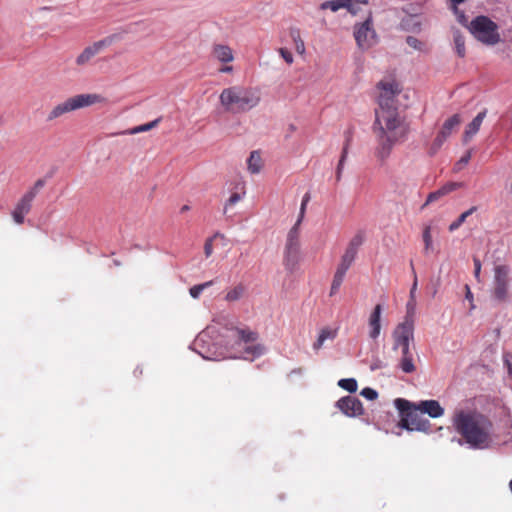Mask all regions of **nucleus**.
<instances>
[{
	"label": "nucleus",
	"instance_id": "obj_44",
	"mask_svg": "<svg viewBox=\"0 0 512 512\" xmlns=\"http://www.w3.org/2000/svg\"><path fill=\"white\" fill-rule=\"evenodd\" d=\"M423 241L425 243V250H428L432 244V236L430 227H426L423 231Z\"/></svg>",
	"mask_w": 512,
	"mask_h": 512
},
{
	"label": "nucleus",
	"instance_id": "obj_47",
	"mask_svg": "<svg viewBox=\"0 0 512 512\" xmlns=\"http://www.w3.org/2000/svg\"><path fill=\"white\" fill-rule=\"evenodd\" d=\"M342 283L343 282L341 280H338L335 277H333L331 288H330V296L335 295L339 291Z\"/></svg>",
	"mask_w": 512,
	"mask_h": 512
},
{
	"label": "nucleus",
	"instance_id": "obj_50",
	"mask_svg": "<svg viewBox=\"0 0 512 512\" xmlns=\"http://www.w3.org/2000/svg\"><path fill=\"white\" fill-rule=\"evenodd\" d=\"M406 42L409 46L416 48V49H418L419 45L421 44L420 41L413 36H408L406 39Z\"/></svg>",
	"mask_w": 512,
	"mask_h": 512
},
{
	"label": "nucleus",
	"instance_id": "obj_6",
	"mask_svg": "<svg viewBox=\"0 0 512 512\" xmlns=\"http://www.w3.org/2000/svg\"><path fill=\"white\" fill-rule=\"evenodd\" d=\"M378 105L376 110H395L396 97L401 92L399 83L392 77H387L377 84Z\"/></svg>",
	"mask_w": 512,
	"mask_h": 512
},
{
	"label": "nucleus",
	"instance_id": "obj_13",
	"mask_svg": "<svg viewBox=\"0 0 512 512\" xmlns=\"http://www.w3.org/2000/svg\"><path fill=\"white\" fill-rule=\"evenodd\" d=\"M337 408L349 417H356L363 414L361 401L353 396H345L336 402Z\"/></svg>",
	"mask_w": 512,
	"mask_h": 512
},
{
	"label": "nucleus",
	"instance_id": "obj_52",
	"mask_svg": "<svg viewBox=\"0 0 512 512\" xmlns=\"http://www.w3.org/2000/svg\"><path fill=\"white\" fill-rule=\"evenodd\" d=\"M488 426H491V424L490 423H485L482 420V440H481L482 448H484L485 437L487 435Z\"/></svg>",
	"mask_w": 512,
	"mask_h": 512
},
{
	"label": "nucleus",
	"instance_id": "obj_11",
	"mask_svg": "<svg viewBox=\"0 0 512 512\" xmlns=\"http://www.w3.org/2000/svg\"><path fill=\"white\" fill-rule=\"evenodd\" d=\"M112 42L113 37L109 36L85 47L76 57L75 64L78 67H84L88 65L96 55H98L106 47L110 46Z\"/></svg>",
	"mask_w": 512,
	"mask_h": 512
},
{
	"label": "nucleus",
	"instance_id": "obj_32",
	"mask_svg": "<svg viewBox=\"0 0 512 512\" xmlns=\"http://www.w3.org/2000/svg\"><path fill=\"white\" fill-rule=\"evenodd\" d=\"M310 193H306L304 196H303V199H302V202H301V206H300V211H299V215H298V219L296 221V223L293 225V226H296V227H300L303 219H304V216H305V212H306V207H307V204L308 202L310 201Z\"/></svg>",
	"mask_w": 512,
	"mask_h": 512
},
{
	"label": "nucleus",
	"instance_id": "obj_26",
	"mask_svg": "<svg viewBox=\"0 0 512 512\" xmlns=\"http://www.w3.org/2000/svg\"><path fill=\"white\" fill-rule=\"evenodd\" d=\"M289 35L294 42L296 52L300 55L304 54L305 44L301 38L300 30L298 28L292 27L289 30Z\"/></svg>",
	"mask_w": 512,
	"mask_h": 512
},
{
	"label": "nucleus",
	"instance_id": "obj_23",
	"mask_svg": "<svg viewBox=\"0 0 512 512\" xmlns=\"http://www.w3.org/2000/svg\"><path fill=\"white\" fill-rule=\"evenodd\" d=\"M336 337V331L328 327L320 330L317 340L313 344L314 350H319L327 339H334Z\"/></svg>",
	"mask_w": 512,
	"mask_h": 512
},
{
	"label": "nucleus",
	"instance_id": "obj_27",
	"mask_svg": "<svg viewBox=\"0 0 512 512\" xmlns=\"http://www.w3.org/2000/svg\"><path fill=\"white\" fill-rule=\"evenodd\" d=\"M479 128H480V114L476 115L474 117V119L472 120V122L467 126V128L464 132V136H463L464 143L469 142L472 139V137L477 134Z\"/></svg>",
	"mask_w": 512,
	"mask_h": 512
},
{
	"label": "nucleus",
	"instance_id": "obj_3",
	"mask_svg": "<svg viewBox=\"0 0 512 512\" xmlns=\"http://www.w3.org/2000/svg\"><path fill=\"white\" fill-rule=\"evenodd\" d=\"M452 423L455 431L461 435L458 440L460 445L465 443L470 448H480V418L476 410H456Z\"/></svg>",
	"mask_w": 512,
	"mask_h": 512
},
{
	"label": "nucleus",
	"instance_id": "obj_63",
	"mask_svg": "<svg viewBox=\"0 0 512 512\" xmlns=\"http://www.w3.org/2000/svg\"><path fill=\"white\" fill-rule=\"evenodd\" d=\"M213 283H214V281H213V280H210V281H207V282L202 283V284H200V285H201V286H203V290H205L206 288H208V287L212 286V285H213Z\"/></svg>",
	"mask_w": 512,
	"mask_h": 512
},
{
	"label": "nucleus",
	"instance_id": "obj_31",
	"mask_svg": "<svg viewBox=\"0 0 512 512\" xmlns=\"http://www.w3.org/2000/svg\"><path fill=\"white\" fill-rule=\"evenodd\" d=\"M338 385L350 393L356 392L358 388L357 381L354 378L341 379L339 380Z\"/></svg>",
	"mask_w": 512,
	"mask_h": 512
},
{
	"label": "nucleus",
	"instance_id": "obj_35",
	"mask_svg": "<svg viewBox=\"0 0 512 512\" xmlns=\"http://www.w3.org/2000/svg\"><path fill=\"white\" fill-rule=\"evenodd\" d=\"M450 1H451L452 5H453V10H454V13L457 16V19H458L459 23H461L464 26H467L468 18L465 16V14L463 12H461L457 8V5L462 3V2H464L465 0H450Z\"/></svg>",
	"mask_w": 512,
	"mask_h": 512
},
{
	"label": "nucleus",
	"instance_id": "obj_18",
	"mask_svg": "<svg viewBox=\"0 0 512 512\" xmlns=\"http://www.w3.org/2000/svg\"><path fill=\"white\" fill-rule=\"evenodd\" d=\"M381 313H382V306L380 304H377L370 317H369V326H370V332H369V335L372 339H376L379 334H380V330H381V324H380V320H381Z\"/></svg>",
	"mask_w": 512,
	"mask_h": 512
},
{
	"label": "nucleus",
	"instance_id": "obj_22",
	"mask_svg": "<svg viewBox=\"0 0 512 512\" xmlns=\"http://www.w3.org/2000/svg\"><path fill=\"white\" fill-rule=\"evenodd\" d=\"M351 0H329L324 1L320 4L319 8L321 10H330L332 12H337L340 9H344L345 7L350 6Z\"/></svg>",
	"mask_w": 512,
	"mask_h": 512
},
{
	"label": "nucleus",
	"instance_id": "obj_39",
	"mask_svg": "<svg viewBox=\"0 0 512 512\" xmlns=\"http://www.w3.org/2000/svg\"><path fill=\"white\" fill-rule=\"evenodd\" d=\"M360 4H361V2L359 0H351L350 6L345 7L344 9H346L352 15H356L360 11ZM362 4L366 5L367 1H363Z\"/></svg>",
	"mask_w": 512,
	"mask_h": 512
},
{
	"label": "nucleus",
	"instance_id": "obj_41",
	"mask_svg": "<svg viewBox=\"0 0 512 512\" xmlns=\"http://www.w3.org/2000/svg\"><path fill=\"white\" fill-rule=\"evenodd\" d=\"M511 354L509 352H505L503 354V363L505 368L507 369V374L510 378H512V362H511Z\"/></svg>",
	"mask_w": 512,
	"mask_h": 512
},
{
	"label": "nucleus",
	"instance_id": "obj_2",
	"mask_svg": "<svg viewBox=\"0 0 512 512\" xmlns=\"http://www.w3.org/2000/svg\"><path fill=\"white\" fill-rule=\"evenodd\" d=\"M260 92L256 88L234 85L225 88L219 95L221 106L229 113H245L260 103Z\"/></svg>",
	"mask_w": 512,
	"mask_h": 512
},
{
	"label": "nucleus",
	"instance_id": "obj_60",
	"mask_svg": "<svg viewBox=\"0 0 512 512\" xmlns=\"http://www.w3.org/2000/svg\"><path fill=\"white\" fill-rule=\"evenodd\" d=\"M345 273H342V272H339V271H335V274L333 277H335L336 279L338 280H341L342 282L344 281V278H345Z\"/></svg>",
	"mask_w": 512,
	"mask_h": 512
},
{
	"label": "nucleus",
	"instance_id": "obj_54",
	"mask_svg": "<svg viewBox=\"0 0 512 512\" xmlns=\"http://www.w3.org/2000/svg\"><path fill=\"white\" fill-rule=\"evenodd\" d=\"M350 267H351L350 265L340 261L338 266H337V268H336V271H339V272H342V273L346 274Z\"/></svg>",
	"mask_w": 512,
	"mask_h": 512
},
{
	"label": "nucleus",
	"instance_id": "obj_17",
	"mask_svg": "<svg viewBox=\"0 0 512 512\" xmlns=\"http://www.w3.org/2000/svg\"><path fill=\"white\" fill-rule=\"evenodd\" d=\"M462 186L461 183L459 182H448L446 183L445 185H443L442 187H440L439 189H437L436 191L434 192H431L427 199H426V202L424 203V207L427 206L428 204L432 203V202H435L437 201L438 199H440L441 197L451 193L452 191H455L457 190L458 188H460Z\"/></svg>",
	"mask_w": 512,
	"mask_h": 512
},
{
	"label": "nucleus",
	"instance_id": "obj_20",
	"mask_svg": "<svg viewBox=\"0 0 512 512\" xmlns=\"http://www.w3.org/2000/svg\"><path fill=\"white\" fill-rule=\"evenodd\" d=\"M345 138H346L345 144L343 146L342 154H341V157H340L339 163L337 165V169H336V181L337 182H339L341 180L344 163L346 161V158L348 155V149H349V146H350V143L352 140V133L350 130L345 132Z\"/></svg>",
	"mask_w": 512,
	"mask_h": 512
},
{
	"label": "nucleus",
	"instance_id": "obj_19",
	"mask_svg": "<svg viewBox=\"0 0 512 512\" xmlns=\"http://www.w3.org/2000/svg\"><path fill=\"white\" fill-rule=\"evenodd\" d=\"M213 56L222 63H230L234 60L232 49L227 45L216 44L212 48Z\"/></svg>",
	"mask_w": 512,
	"mask_h": 512
},
{
	"label": "nucleus",
	"instance_id": "obj_30",
	"mask_svg": "<svg viewBox=\"0 0 512 512\" xmlns=\"http://www.w3.org/2000/svg\"><path fill=\"white\" fill-rule=\"evenodd\" d=\"M159 122H160V118L155 119V120H153V121H151L149 123L136 126V127L132 128V129H130L128 131V134L133 135V134L149 131V130L155 128L159 124Z\"/></svg>",
	"mask_w": 512,
	"mask_h": 512
},
{
	"label": "nucleus",
	"instance_id": "obj_5",
	"mask_svg": "<svg viewBox=\"0 0 512 512\" xmlns=\"http://www.w3.org/2000/svg\"><path fill=\"white\" fill-rule=\"evenodd\" d=\"M396 408L401 412V427L407 430H417V431H428L430 428V422L427 419L422 418L418 412L419 410H415L414 406L416 404L411 403L410 401L402 398H397L395 401Z\"/></svg>",
	"mask_w": 512,
	"mask_h": 512
},
{
	"label": "nucleus",
	"instance_id": "obj_9",
	"mask_svg": "<svg viewBox=\"0 0 512 512\" xmlns=\"http://www.w3.org/2000/svg\"><path fill=\"white\" fill-rule=\"evenodd\" d=\"M392 349L398 351L406 345H411L414 341V321L409 316L398 324L392 332Z\"/></svg>",
	"mask_w": 512,
	"mask_h": 512
},
{
	"label": "nucleus",
	"instance_id": "obj_61",
	"mask_svg": "<svg viewBox=\"0 0 512 512\" xmlns=\"http://www.w3.org/2000/svg\"><path fill=\"white\" fill-rule=\"evenodd\" d=\"M233 67L232 66H224L219 69L221 73H230L232 72Z\"/></svg>",
	"mask_w": 512,
	"mask_h": 512
},
{
	"label": "nucleus",
	"instance_id": "obj_36",
	"mask_svg": "<svg viewBox=\"0 0 512 512\" xmlns=\"http://www.w3.org/2000/svg\"><path fill=\"white\" fill-rule=\"evenodd\" d=\"M505 0H482V7L486 11H496L500 5H503Z\"/></svg>",
	"mask_w": 512,
	"mask_h": 512
},
{
	"label": "nucleus",
	"instance_id": "obj_28",
	"mask_svg": "<svg viewBox=\"0 0 512 512\" xmlns=\"http://www.w3.org/2000/svg\"><path fill=\"white\" fill-rule=\"evenodd\" d=\"M244 292L245 287L242 284H238L227 292L225 300L228 302L237 301L244 295Z\"/></svg>",
	"mask_w": 512,
	"mask_h": 512
},
{
	"label": "nucleus",
	"instance_id": "obj_25",
	"mask_svg": "<svg viewBox=\"0 0 512 512\" xmlns=\"http://www.w3.org/2000/svg\"><path fill=\"white\" fill-rule=\"evenodd\" d=\"M398 365L404 373H414L416 371V365L414 363L413 353L400 357Z\"/></svg>",
	"mask_w": 512,
	"mask_h": 512
},
{
	"label": "nucleus",
	"instance_id": "obj_37",
	"mask_svg": "<svg viewBox=\"0 0 512 512\" xmlns=\"http://www.w3.org/2000/svg\"><path fill=\"white\" fill-rule=\"evenodd\" d=\"M471 158V152H466L465 155H463L454 165L453 171L455 173L460 172L469 162Z\"/></svg>",
	"mask_w": 512,
	"mask_h": 512
},
{
	"label": "nucleus",
	"instance_id": "obj_8",
	"mask_svg": "<svg viewBox=\"0 0 512 512\" xmlns=\"http://www.w3.org/2000/svg\"><path fill=\"white\" fill-rule=\"evenodd\" d=\"M510 268L506 265H496L494 268L493 286L491 289V299L494 302L501 303L508 298V284L510 281Z\"/></svg>",
	"mask_w": 512,
	"mask_h": 512
},
{
	"label": "nucleus",
	"instance_id": "obj_1",
	"mask_svg": "<svg viewBox=\"0 0 512 512\" xmlns=\"http://www.w3.org/2000/svg\"><path fill=\"white\" fill-rule=\"evenodd\" d=\"M377 146L375 156L384 162L390 156L394 146L406 140L409 124L395 110H375V121L372 127Z\"/></svg>",
	"mask_w": 512,
	"mask_h": 512
},
{
	"label": "nucleus",
	"instance_id": "obj_53",
	"mask_svg": "<svg viewBox=\"0 0 512 512\" xmlns=\"http://www.w3.org/2000/svg\"><path fill=\"white\" fill-rule=\"evenodd\" d=\"M357 253H358V251L356 249H353V248H351L349 246H347L345 251H344L345 255L353 258L354 260L356 259Z\"/></svg>",
	"mask_w": 512,
	"mask_h": 512
},
{
	"label": "nucleus",
	"instance_id": "obj_42",
	"mask_svg": "<svg viewBox=\"0 0 512 512\" xmlns=\"http://www.w3.org/2000/svg\"><path fill=\"white\" fill-rule=\"evenodd\" d=\"M361 395L368 400H375L378 397L377 391L369 387L364 388Z\"/></svg>",
	"mask_w": 512,
	"mask_h": 512
},
{
	"label": "nucleus",
	"instance_id": "obj_12",
	"mask_svg": "<svg viewBox=\"0 0 512 512\" xmlns=\"http://www.w3.org/2000/svg\"><path fill=\"white\" fill-rule=\"evenodd\" d=\"M502 42L498 25L486 16L482 15V44L494 46Z\"/></svg>",
	"mask_w": 512,
	"mask_h": 512
},
{
	"label": "nucleus",
	"instance_id": "obj_34",
	"mask_svg": "<svg viewBox=\"0 0 512 512\" xmlns=\"http://www.w3.org/2000/svg\"><path fill=\"white\" fill-rule=\"evenodd\" d=\"M454 43L457 54L463 57L465 55V43L463 36L459 32L454 33Z\"/></svg>",
	"mask_w": 512,
	"mask_h": 512
},
{
	"label": "nucleus",
	"instance_id": "obj_16",
	"mask_svg": "<svg viewBox=\"0 0 512 512\" xmlns=\"http://www.w3.org/2000/svg\"><path fill=\"white\" fill-rule=\"evenodd\" d=\"M414 408L422 414H428L431 418H439L444 415V408L437 400L420 401Z\"/></svg>",
	"mask_w": 512,
	"mask_h": 512
},
{
	"label": "nucleus",
	"instance_id": "obj_4",
	"mask_svg": "<svg viewBox=\"0 0 512 512\" xmlns=\"http://www.w3.org/2000/svg\"><path fill=\"white\" fill-rule=\"evenodd\" d=\"M104 102L105 98L100 94H77L55 105L47 114L46 120L52 122L65 114Z\"/></svg>",
	"mask_w": 512,
	"mask_h": 512
},
{
	"label": "nucleus",
	"instance_id": "obj_24",
	"mask_svg": "<svg viewBox=\"0 0 512 512\" xmlns=\"http://www.w3.org/2000/svg\"><path fill=\"white\" fill-rule=\"evenodd\" d=\"M248 170L253 173H259L262 168V159L258 151H252L247 160Z\"/></svg>",
	"mask_w": 512,
	"mask_h": 512
},
{
	"label": "nucleus",
	"instance_id": "obj_51",
	"mask_svg": "<svg viewBox=\"0 0 512 512\" xmlns=\"http://www.w3.org/2000/svg\"><path fill=\"white\" fill-rule=\"evenodd\" d=\"M465 290H466V300H468L470 302V309L473 310L475 309V305L473 304V295L470 291V288L468 285H465Z\"/></svg>",
	"mask_w": 512,
	"mask_h": 512
},
{
	"label": "nucleus",
	"instance_id": "obj_14",
	"mask_svg": "<svg viewBox=\"0 0 512 512\" xmlns=\"http://www.w3.org/2000/svg\"><path fill=\"white\" fill-rule=\"evenodd\" d=\"M461 123L460 116L458 114H455L448 118L441 130L439 131L438 135L434 139L433 142V148L439 149L442 144L447 140V138L458 129L459 125Z\"/></svg>",
	"mask_w": 512,
	"mask_h": 512
},
{
	"label": "nucleus",
	"instance_id": "obj_15",
	"mask_svg": "<svg viewBox=\"0 0 512 512\" xmlns=\"http://www.w3.org/2000/svg\"><path fill=\"white\" fill-rule=\"evenodd\" d=\"M36 196L35 191L26 192L17 203L16 207L12 212V217L17 224H23L24 217L29 213L31 209L32 201Z\"/></svg>",
	"mask_w": 512,
	"mask_h": 512
},
{
	"label": "nucleus",
	"instance_id": "obj_62",
	"mask_svg": "<svg viewBox=\"0 0 512 512\" xmlns=\"http://www.w3.org/2000/svg\"><path fill=\"white\" fill-rule=\"evenodd\" d=\"M44 185V182L42 180H38L36 183H35V186L34 188L31 190V191H35L37 193V190L39 188H41L42 186Z\"/></svg>",
	"mask_w": 512,
	"mask_h": 512
},
{
	"label": "nucleus",
	"instance_id": "obj_10",
	"mask_svg": "<svg viewBox=\"0 0 512 512\" xmlns=\"http://www.w3.org/2000/svg\"><path fill=\"white\" fill-rule=\"evenodd\" d=\"M354 37L359 48L365 50L376 43V32L373 29L371 18L354 27Z\"/></svg>",
	"mask_w": 512,
	"mask_h": 512
},
{
	"label": "nucleus",
	"instance_id": "obj_64",
	"mask_svg": "<svg viewBox=\"0 0 512 512\" xmlns=\"http://www.w3.org/2000/svg\"><path fill=\"white\" fill-rule=\"evenodd\" d=\"M189 209H190V207L188 205H184V206L181 207L180 211H181V213H184V212L189 211Z\"/></svg>",
	"mask_w": 512,
	"mask_h": 512
},
{
	"label": "nucleus",
	"instance_id": "obj_33",
	"mask_svg": "<svg viewBox=\"0 0 512 512\" xmlns=\"http://www.w3.org/2000/svg\"><path fill=\"white\" fill-rule=\"evenodd\" d=\"M365 240L364 232L358 231L349 241L348 245L349 247L356 249L357 251L362 246Z\"/></svg>",
	"mask_w": 512,
	"mask_h": 512
},
{
	"label": "nucleus",
	"instance_id": "obj_43",
	"mask_svg": "<svg viewBox=\"0 0 512 512\" xmlns=\"http://www.w3.org/2000/svg\"><path fill=\"white\" fill-rule=\"evenodd\" d=\"M281 57L285 60L287 64H292L294 61L293 55L290 51H288L286 48H280L278 50Z\"/></svg>",
	"mask_w": 512,
	"mask_h": 512
},
{
	"label": "nucleus",
	"instance_id": "obj_57",
	"mask_svg": "<svg viewBox=\"0 0 512 512\" xmlns=\"http://www.w3.org/2000/svg\"><path fill=\"white\" fill-rule=\"evenodd\" d=\"M340 261L343 262V263H346V264H348L350 266H352V264H353V262L355 260L343 253V255L341 256V260Z\"/></svg>",
	"mask_w": 512,
	"mask_h": 512
},
{
	"label": "nucleus",
	"instance_id": "obj_46",
	"mask_svg": "<svg viewBox=\"0 0 512 512\" xmlns=\"http://www.w3.org/2000/svg\"><path fill=\"white\" fill-rule=\"evenodd\" d=\"M203 286H201L200 284L198 285H194L193 287H191L189 289V293L191 295L192 298L194 299H197L199 298L200 294L203 292Z\"/></svg>",
	"mask_w": 512,
	"mask_h": 512
},
{
	"label": "nucleus",
	"instance_id": "obj_7",
	"mask_svg": "<svg viewBox=\"0 0 512 512\" xmlns=\"http://www.w3.org/2000/svg\"><path fill=\"white\" fill-rule=\"evenodd\" d=\"M300 261V227L293 226L286 238L283 264L289 271H293Z\"/></svg>",
	"mask_w": 512,
	"mask_h": 512
},
{
	"label": "nucleus",
	"instance_id": "obj_56",
	"mask_svg": "<svg viewBox=\"0 0 512 512\" xmlns=\"http://www.w3.org/2000/svg\"><path fill=\"white\" fill-rule=\"evenodd\" d=\"M474 267L475 276L478 278L480 275V260L477 257H474Z\"/></svg>",
	"mask_w": 512,
	"mask_h": 512
},
{
	"label": "nucleus",
	"instance_id": "obj_48",
	"mask_svg": "<svg viewBox=\"0 0 512 512\" xmlns=\"http://www.w3.org/2000/svg\"><path fill=\"white\" fill-rule=\"evenodd\" d=\"M414 308H415V299H411L408 301L407 303V315L406 317H410L411 319H413V313H414Z\"/></svg>",
	"mask_w": 512,
	"mask_h": 512
},
{
	"label": "nucleus",
	"instance_id": "obj_45",
	"mask_svg": "<svg viewBox=\"0 0 512 512\" xmlns=\"http://www.w3.org/2000/svg\"><path fill=\"white\" fill-rule=\"evenodd\" d=\"M213 237L206 239L204 244V253L206 257H210L213 253Z\"/></svg>",
	"mask_w": 512,
	"mask_h": 512
},
{
	"label": "nucleus",
	"instance_id": "obj_55",
	"mask_svg": "<svg viewBox=\"0 0 512 512\" xmlns=\"http://www.w3.org/2000/svg\"><path fill=\"white\" fill-rule=\"evenodd\" d=\"M398 351H400L401 357H403V356H406V355H409V354L413 353V351H412V349H411V345H406V346H404V347H402V348H399V350H398Z\"/></svg>",
	"mask_w": 512,
	"mask_h": 512
},
{
	"label": "nucleus",
	"instance_id": "obj_49",
	"mask_svg": "<svg viewBox=\"0 0 512 512\" xmlns=\"http://www.w3.org/2000/svg\"><path fill=\"white\" fill-rule=\"evenodd\" d=\"M262 347L261 346H252V347H248L246 349V352L247 353H251L253 356H259L262 354Z\"/></svg>",
	"mask_w": 512,
	"mask_h": 512
},
{
	"label": "nucleus",
	"instance_id": "obj_21",
	"mask_svg": "<svg viewBox=\"0 0 512 512\" xmlns=\"http://www.w3.org/2000/svg\"><path fill=\"white\" fill-rule=\"evenodd\" d=\"M477 211H478L477 206H473L470 209H468L467 211L463 212L457 218V220H455L454 222H452L449 225V231L453 232V231L457 230L462 224L469 223L470 221H468V219L471 218L472 215L475 214Z\"/></svg>",
	"mask_w": 512,
	"mask_h": 512
},
{
	"label": "nucleus",
	"instance_id": "obj_38",
	"mask_svg": "<svg viewBox=\"0 0 512 512\" xmlns=\"http://www.w3.org/2000/svg\"><path fill=\"white\" fill-rule=\"evenodd\" d=\"M471 34L478 40H480V16H476L468 27Z\"/></svg>",
	"mask_w": 512,
	"mask_h": 512
},
{
	"label": "nucleus",
	"instance_id": "obj_29",
	"mask_svg": "<svg viewBox=\"0 0 512 512\" xmlns=\"http://www.w3.org/2000/svg\"><path fill=\"white\" fill-rule=\"evenodd\" d=\"M238 337L245 343L255 342L258 334L250 329H236Z\"/></svg>",
	"mask_w": 512,
	"mask_h": 512
},
{
	"label": "nucleus",
	"instance_id": "obj_58",
	"mask_svg": "<svg viewBox=\"0 0 512 512\" xmlns=\"http://www.w3.org/2000/svg\"><path fill=\"white\" fill-rule=\"evenodd\" d=\"M486 352L489 353L491 356H495L497 353V346L496 345H490L486 348Z\"/></svg>",
	"mask_w": 512,
	"mask_h": 512
},
{
	"label": "nucleus",
	"instance_id": "obj_40",
	"mask_svg": "<svg viewBox=\"0 0 512 512\" xmlns=\"http://www.w3.org/2000/svg\"><path fill=\"white\" fill-rule=\"evenodd\" d=\"M241 200V195L239 193H233L229 199L227 200V202L225 203L224 205V214L227 213L228 211V207L230 206H233L235 205L236 203H238L239 201Z\"/></svg>",
	"mask_w": 512,
	"mask_h": 512
},
{
	"label": "nucleus",
	"instance_id": "obj_59",
	"mask_svg": "<svg viewBox=\"0 0 512 512\" xmlns=\"http://www.w3.org/2000/svg\"><path fill=\"white\" fill-rule=\"evenodd\" d=\"M416 289H417V279L415 278L414 280V283L411 287V290H410V298L413 300L415 299V292H416Z\"/></svg>",
	"mask_w": 512,
	"mask_h": 512
}]
</instances>
